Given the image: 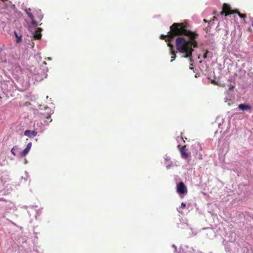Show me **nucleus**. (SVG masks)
I'll list each match as a JSON object with an SVG mask.
<instances>
[{"instance_id":"1","label":"nucleus","mask_w":253,"mask_h":253,"mask_svg":"<svg viewBox=\"0 0 253 253\" xmlns=\"http://www.w3.org/2000/svg\"><path fill=\"white\" fill-rule=\"evenodd\" d=\"M188 24L186 23H174L171 26V33L169 36V38H174L177 36L184 35L189 38V40H186L182 37H179L175 40V46L177 50L182 54V57L190 58L192 55L194 51L193 47L198 46V42L196 39L198 34L196 32H192L188 30Z\"/></svg>"},{"instance_id":"2","label":"nucleus","mask_w":253,"mask_h":253,"mask_svg":"<svg viewBox=\"0 0 253 253\" xmlns=\"http://www.w3.org/2000/svg\"><path fill=\"white\" fill-rule=\"evenodd\" d=\"M25 11L32 20L31 25L34 27H37L39 22L41 21L43 18L41 9L29 8L26 9Z\"/></svg>"},{"instance_id":"3","label":"nucleus","mask_w":253,"mask_h":253,"mask_svg":"<svg viewBox=\"0 0 253 253\" xmlns=\"http://www.w3.org/2000/svg\"><path fill=\"white\" fill-rule=\"evenodd\" d=\"M171 32V29H170V31L168 33V34L167 35H161L160 36V39L162 40H164L166 42H167L168 45L170 48V53L172 55L171 60V62H172L176 58V51L174 49L173 45L171 43V41L174 38H169V36L170 35Z\"/></svg>"},{"instance_id":"4","label":"nucleus","mask_w":253,"mask_h":253,"mask_svg":"<svg viewBox=\"0 0 253 253\" xmlns=\"http://www.w3.org/2000/svg\"><path fill=\"white\" fill-rule=\"evenodd\" d=\"M236 12H237V10H232L230 5L224 3L223 4L222 10L220 14L221 15L225 14V16H227L229 14H234Z\"/></svg>"},{"instance_id":"5","label":"nucleus","mask_w":253,"mask_h":253,"mask_svg":"<svg viewBox=\"0 0 253 253\" xmlns=\"http://www.w3.org/2000/svg\"><path fill=\"white\" fill-rule=\"evenodd\" d=\"M176 191L179 194H187V189L183 182L181 181L177 185Z\"/></svg>"},{"instance_id":"6","label":"nucleus","mask_w":253,"mask_h":253,"mask_svg":"<svg viewBox=\"0 0 253 253\" xmlns=\"http://www.w3.org/2000/svg\"><path fill=\"white\" fill-rule=\"evenodd\" d=\"M178 148L180 151L181 156L184 159H187L189 156L190 154L187 152L186 149V145L181 146L180 145H178Z\"/></svg>"},{"instance_id":"7","label":"nucleus","mask_w":253,"mask_h":253,"mask_svg":"<svg viewBox=\"0 0 253 253\" xmlns=\"http://www.w3.org/2000/svg\"><path fill=\"white\" fill-rule=\"evenodd\" d=\"M31 147H32V143L29 142L27 144L26 147L24 149V150L20 153V157L21 158H23L24 156H25L27 154H28V153L29 152V151L31 148Z\"/></svg>"},{"instance_id":"8","label":"nucleus","mask_w":253,"mask_h":253,"mask_svg":"<svg viewBox=\"0 0 253 253\" xmlns=\"http://www.w3.org/2000/svg\"><path fill=\"white\" fill-rule=\"evenodd\" d=\"M37 134V132L34 130H26L24 131V135L30 138L36 136Z\"/></svg>"},{"instance_id":"9","label":"nucleus","mask_w":253,"mask_h":253,"mask_svg":"<svg viewBox=\"0 0 253 253\" xmlns=\"http://www.w3.org/2000/svg\"><path fill=\"white\" fill-rule=\"evenodd\" d=\"M42 29L41 28H38L37 30L35 32L34 34V38L35 40H40L42 37L41 32Z\"/></svg>"},{"instance_id":"10","label":"nucleus","mask_w":253,"mask_h":253,"mask_svg":"<svg viewBox=\"0 0 253 253\" xmlns=\"http://www.w3.org/2000/svg\"><path fill=\"white\" fill-rule=\"evenodd\" d=\"M238 109L243 111L247 110H251L252 108L249 104H241L238 106Z\"/></svg>"},{"instance_id":"11","label":"nucleus","mask_w":253,"mask_h":253,"mask_svg":"<svg viewBox=\"0 0 253 253\" xmlns=\"http://www.w3.org/2000/svg\"><path fill=\"white\" fill-rule=\"evenodd\" d=\"M40 118H41V119H43L44 118H46L47 119V120H46L45 122H48V120L50 119V116L49 115H47L46 117H44L43 114H40Z\"/></svg>"},{"instance_id":"12","label":"nucleus","mask_w":253,"mask_h":253,"mask_svg":"<svg viewBox=\"0 0 253 253\" xmlns=\"http://www.w3.org/2000/svg\"><path fill=\"white\" fill-rule=\"evenodd\" d=\"M236 13H237L240 18H243L244 19H245V18L246 17V14H242L240 12H239L238 10H237V12H236Z\"/></svg>"},{"instance_id":"13","label":"nucleus","mask_w":253,"mask_h":253,"mask_svg":"<svg viewBox=\"0 0 253 253\" xmlns=\"http://www.w3.org/2000/svg\"><path fill=\"white\" fill-rule=\"evenodd\" d=\"M30 105V103L28 102H25L24 103H22V102L20 104V106H28Z\"/></svg>"},{"instance_id":"14","label":"nucleus","mask_w":253,"mask_h":253,"mask_svg":"<svg viewBox=\"0 0 253 253\" xmlns=\"http://www.w3.org/2000/svg\"><path fill=\"white\" fill-rule=\"evenodd\" d=\"M17 148V146H14L13 147L11 150V153L14 155V156H15L16 154L14 151V150H15V149Z\"/></svg>"},{"instance_id":"15","label":"nucleus","mask_w":253,"mask_h":253,"mask_svg":"<svg viewBox=\"0 0 253 253\" xmlns=\"http://www.w3.org/2000/svg\"><path fill=\"white\" fill-rule=\"evenodd\" d=\"M14 34H15V36H16V37L17 38L16 42H19L20 41V40H21V37H18L17 34V33H16V32H15Z\"/></svg>"},{"instance_id":"16","label":"nucleus","mask_w":253,"mask_h":253,"mask_svg":"<svg viewBox=\"0 0 253 253\" xmlns=\"http://www.w3.org/2000/svg\"><path fill=\"white\" fill-rule=\"evenodd\" d=\"M209 51L208 50H206L205 53H204V55H203V58L204 59H206L207 58V54L208 53Z\"/></svg>"},{"instance_id":"17","label":"nucleus","mask_w":253,"mask_h":253,"mask_svg":"<svg viewBox=\"0 0 253 253\" xmlns=\"http://www.w3.org/2000/svg\"><path fill=\"white\" fill-rule=\"evenodd\" d=\"M228 86H229V88L228 89L230 90H232L235 87V85H232V84L229 85Z\"/></svg>"},{"instance_id":"18","label":"nucleus","mask_w":253,"mask_h":253,"mask_svg":"<svg viewBox=\"0 0 253 253\" xmlns=\"http://www.w3.org/2000/svg\"><path fill=\"white\" fill-rule=\"evenodd\" d=\"M226 102L227 103L228 105H231V104H233V103L232 102L231 100H229L228 101H226Z\"/></svg>"},{"instance_id":"19","label":"nucleus","mask_w":253,"mask_h":253,"mask_svg":"<svg viewBox=\"0 0 253 253\" xmlns=\"http://www.w3.org/2000/svg\"><path fill=\"white\" fill-rule=\"evenodd\" d=\"M181 207L182 208H185L186 207V204L184 203H182L181 204Z\"/></svg>"},{"instance_id":"20","label":"nucleus","mask_w":253,"mask_h":253,"mask_svg":"<svg viewBox=\"0 0 253 253\" xmlns=\"http://www.w3.org/2000/svg\"><path fill=\"white\" fill-rule=\"evenodd\" d=\"M39 109H41V110L42 109V105H40Z\"/></svg>"},{"instance_id":"21","label":"nucleus","mask_w":253,"mask_h":253,"mask_svg":"<svg viewBox=\"0 0 253 253\" xmlns=\"http://www.w3.org/2000/svg\"><path fill=\"white\" fill-rule=\"evenodd\" d=\"M205 31H206V32L207 33L208 32V28H206L205 29Z\"/></svg>"},{"instance_id":"22","label":"nucleus","mask_w":253,"mask_h":253,"mask_svg":"<svg viewBox=\"0 0 253 253\" xmlns=\"http://www.w3.org/2000/svg\"><path fill=\"white\" fill-rule=\"evenodd\" d=\"M48 108L47 107H44V109H47Z\"/></svg>"},{"instance_id":"23","label":"nucleus","mask_w":253,"mask_h":253,"mask_svg":"<svg viewBox=\"0 0 253 253\" xmlns=\"http://www.w3.org/2000/svg\"><path fill=\"white\" fill-rule=\"evenodd\" d=\"M199 158H200V159H202V155H200Z\"/></svg>"},{"instance_id":"24","label":"nucleus","mask_w":253,"mask_h":253,"mask_svg":"<svg viewBox=\"0 0 253 253\" xmlns=\"http://www.w3.org/2000/svg\"><path fill=\"white\" fill-rule=\"evenodd\" d=\"M204 22H207V20L206 19L204 20Z\"/></svg>"},{"instance_id":"25","label":"nucleus","mask_w":253,"mask_h":253,"mask_svg":"<svg viewBox=\"0 0 253 253\" xmlns=\"http://www.w3.org/2000/svg\"><path fill=\"white\" fill-rule=\"evenodd\" d=\"M51 121H52V120H51V119H50V120H49L48 122H51Z\"/></svg>"},{"instance_id":"26","label":"nucleus","mask_w":253,"mask_h":253,"mask_svg":"<svg viewBox=\"0 0 253 253\" xmlns=\"http://www.w3.org/2000/svg\"><path fill=\"white\" fill-rule=\"evenodd\" d=\"M252 26L253 27V24H252Z\"/></svg>"}]
</instances>
